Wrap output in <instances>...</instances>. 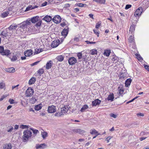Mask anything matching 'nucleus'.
I'll list each match as a JSON object with an SVG mask.
<instances>
[{"instance_id":"35","label":"nucleus","mask_w":149,"mask_h":149,"mask_svg":"<svg viewBox=\"0 0 149 149\" xmlns=\"http://www.w3.org/2000/svg\"><path fill=\"white\" fill-rule=\"evenodd\" d=\"M91 54L92 55L97 54V51L96 49H92L90 51Z\"/></svg>"},{"instance_id":"51","label":"nucleus","mask_w":149,"mask_h":149,"mask_svg":"<svg viewBox=\"0 0 149 149\" xmlns=\"http://www.w3.org/2000/svg\"><path fill=\"white\" fill-rule=\"evenodd\" d=\"M31 130H32L33 133L35 134H36L39 132V131L38 130H33L32 129H31Z\"/></svg>"},{"instance_id":"58","label":"nucleus","mask_w":149,"mask_h":149,"mask_svg":"<svg viewBox=\"0 0 149 149\" xmlns=\"http://www.w3.org/2000/svg\"><path fill=\"white\" fill-rule=\"evenodd\" d=\"M19 86V84H18L16 86H13L12 87V89H13L15 88H16V89H18L17 87Z\"/></svg>"},{"instance_id":"15","label":"nucleus","mask_w":149,"mask_h":149,"mask_svg":"<svg viewBox=\"0 0 149 149\" xmlns=\"http://www.w3.org/2000/svg\"><path fill=\"white\" fill-rule=\"evenodd\" d=\"M52 65V62L51 61H49L47 62L46 65V68L47 69H49L51 68Z\"/></svg>"},{"instance_id":"23","label":"nucleus","mask_w":149,"mask_h":149,"mask_svg":"<svg viewBox=\"0 0 149 149\" xmlns=\"http://www.w3.org/2000/svg\"><path fill=\"white\" fill-rule=\"evenodd\" d=\"M10 54V52L9 50L8 49H6L4 50L3 49V51L2 53L1 54H2V55H5L6 56H8Z\"/></svg>"},{"instance_id":"47","label":"nucleus","mask_w":149,"mask_h":149,"mask_svg":"<svg viewBox=\"0 0 149 149\" xmlns=\"http://www.w3.org/2000/svg\"><path fill=\"white\" fill-rule=\"evenodd\" d=\"M20 127L23 129H27L28 128V126L26 125H22L20 126Z\"/></svg>"},{"instance_id":"48","label":"nucleus","mask_w":149,"mask_h":149,"mask_svg":"<svg viewBox=\"0 0 149 149\" xmlns=\"http://www.w3.org/2000/svg\"><path fill=\"white\" fill-rule=\"evenodd\" d=\"M132 7V5L130 4H127L126 5L125 9V10H127L130 8Z\"/></svg>"},{"instance_id":"54","label":"nucleus","mask_w":149,"mask_h":149,"mask_svg":"<svg viewBox=\"0 0 149 149\" xmlns=\"http://www.w3.org/2000/svg\"><path fill=\"white\" fill-rule=\"evenodd\" d=\"M110 116L111 117H113L114 118H115L116 117V115L113 113H111L110 114Z\"/></svg>"},{"instance_id":"17","label":"nucleus","mask_w":149,"mask_h":149,"mask_svg":"<svg viewBox=\"0 0 149 149\" xmlns=\"http://www.w3.org/2000/svg\"><path fill=\"white\" fill-rule=\"evenodd\" d=\"M122 70L124 71L123 72H122V78H124L127 76V71L124 67L123 68Z\"/></svg>"},{"instance_id":"53","label":"nucleus","mask_w":149,"mask_h":149,"mask_svg":"<svg viewBox=\"0 0 149 149\" xmlns=\"http://www.w3.org/2000/svg\"><path fill=\"white\" fill-rule=\"evenodd\" d=\"M4 49V47H3L0 46V53H1L2 54V53L3 51V50Z\"/></svg>"},{"instance_id":"63","label":"nucleus","mask_w":149,"mask_h":149,"mask_svg":"<svg viewBox=\"0 0 149 149\" xmlns=\"http://www.w3.org/2000/svg\"><path fill=\"white\" fill-rule=\"evenodd\" d=\"M60 25L62 26L63 27L64 26H65L66 25V24L65 23V22H64L61 23Z\"/></svg>"},{"instance_id":"6","label":"nucleus","mask_w":149,"mask_h":149,"mask_svg":"<svg viewBox=\"0 0 149 149\" xmlns=\"http://www.w3.org/2000/svg\"><path fill=\"white\" fill-rule=\"evenodd\" d=\"M52 20L54 23L58 24L61 22V18L59 15H57L55 16Z\"/></svg>"},{"instance_id":"25","label":"nucleus","mask_w":149,"mask_h":149,"mask_svg":"<svg viewBox=\"0 0 149 149\" xmlns=\"http://www.w3.org/2000/svg\"><path fill=\"white\" fill-rule=\"evenodd\" d=\"M90 133L91 134L96 135V136H97L98 135H100V134L98 133V132L95 129L92 130H90Z\"/></svg>"},{"instance_id":"44","label":"nucleus","mask_w":149,"mask_h":149,"mask_svg":"<svg viewBox=\"0 0 149 149\" xmlns=\"http://www.w3.org/2000/svg\"><path fill=\"white\" fill-rule=\"evenodd\" d=\"M5 86V84L3 82L0 83V88L3 89L4 88Z\"/></svg>"},{"instance_id":"55","label":"nucleus","mask_w":149,"mask_h":149,"mask_svg":"<svg viewBox=\"0 0 149 149\" xmlns=\"http://www.w3.org/2000/svg\"><path fill=\"white\" fill-rule=\"evenodd\" d=\"M86 43L87 44H95L96 43L95 42H93L92 41V42H90L89 41H86Z\"/></svg>"},{"instance_id":"29","label":"nucleus","mask_w":149,"mask_h":149,"mask_svg":"<svg viewBox=\"0 0 149 149\" xmlns=\"http://www.w3.org/2000/svg\"><path fill=\"white\" fill-rule=\"evenodd\" d=\"M111 53V50L110 49H106L104 51V55L107 56H109Z\"/></svg>"},{"instance_id":"45","label":"nucleus","mask_w":149,"mask_h":149,"mask_svg":"<svg viewBox=\"0 0 149 149\" xmlns=\"http://www.w3.org/2000/svg\"><path fill=\"white\" fill-rule=\"evenodd\" d=\"M93 31L94 33L97 36V37H99L100 34L99 31L98 30L94 29Z\"/></svg>"},{"instance_id":"7","label":"nucleus","mask_w":149,"mask_h":149,"mask_svg":"<svg viewBox=\"0 0 149 149\" xmlns=\"http://www.w3.org/2000/svg\"><path fill=\"white\" fill-rule=\"evenodd\" d=\"M59 40H54L52 43V47L53 48H55L57 47L59 44Z\"/></svg>"},{"instance_id":"42","label":"nucleus","mask_w":149,"mask_h":149,"mask_svg":"<svg viewBox=\"0 0 149 149\" xmlns=\"http://www.w3.org/2000/svg\"><path fill=\"white\" fill-rule=\"evenodd\" d=\"M33 9L32 6L31 5L29 6L28 7H27L25 10V11H27L31 10Z\"/></svg>"},{"instance_id":"34","label":"nucleus","mask_w":149,"mask_h":149,"mask_svg":"<svg viewBox=\"0 0 149 149\" xmlns=\"http://www.w3.org/2000/svg\"><path fill=\"white\" fill-rule=\"evenodd\" d=\"M42 107L41 106V104H39L35 106V109L36 110L38 111Z\"/></svg>"},{"instance_id":"19","label":"nucleus","mask_w":149,"mask_h":149,"mask_svg":"<svg viewBox=\"0 0 149 149\" xmlns=\"http://www.w3.org/2000/svg\"><path fill=\"white\" fill-rule=\"evenodd\" d=\"M64 59V57L62 55H59L57 56L56 58V59L59 62H61L63 61Z\"/></svg>"},{"instance_id":"49","label":"nucleus","mask_w":149,"mask_h":149,"mask_svg":"<svg viewBox=\"0 0 149 149\" xmlns=\"http://www.w3.org/2000/svg\"><path fill=\"white\" fill-rule=\"evenodd\" d=\"M14 101H15L13 99H10L9 100V102L10 103V104H13L14 103H15Z\"/></svg>"},{"instance_id":"56","label":"nucleus","mask_w":149,"mask_h":149,"mask_svg":"<svg viewBox=\"0 0 149 149\" xmlns=\"http://www.w3.org/2000/svg\"><path fill=\"white\" fill-rule=\"evenodd\" d=\"M144 68L146 69L149 72V66L147 65H144Z\"/></svg>"},{"instance_id":"16","label":"nucleus","mask_w":149,"mask_h":149,"mask_svg":"<svg viewBox=\"0 0 149 149\" xmlns=\"http://www.w3.org/2000/svg\"><path fill=\"white\" fill-rule=\"evenodd\" d=\"M101 102V101L99 99H96L95 100L93 101L92 105L93 106H95L97 105H99Z\"/></svg>"},{"instance_id":"39","label":"nucleus","mask_w":149,"mask_h":149,"mask_svg":"<svg viewBox=\"0 0 149 149\" xmlns=\"http://www.w3.org/2000/svg\"><path fill=\"white\" fill-rule=\"evenodd\" d=\"M17 59V56L16 55H14L12 58H11V60L12 61H16Z\"/></svg>"},{"instance_id":"61","label":"nucleus","mask_w":149,"mask_h":149,"mask_svg":"<svg viewBox=\"0 0 149 149\" xmlns=\"http://www.w3.org/2000/svg\"><path fill=\"white\" fill-rule=\"evenodd\" d=\"M89 16L91 18H92V19H94L93 18V14L91 13L89 15Z\"/></svg>"},{"instance_id":"4","label":"nucleus","mask_w":149,"mask_h":149,"mask_svg":"<svg viewBox=\"0 0 149 149\" xmlns=\"http://www.w3.org/2000/svg\"><path fill=\"white\" fill-rule=\"evenodd\" d=\"M56 110V107L52 105L49 106L48 108L47 111L48 113H53L55 112Z\"/></svg>"},{"instance_id":"52","label":"nucleus","mask_w":149,"mask_h":149,"mask_svg":"<svg viewBox=\"0 0 149 149\" xmlns=\"http://www.w3.org/2000/svg\"><path fill=\"white\" fill-rule=\"evenodd\" d=\"M84 5H86V4H83L82 3H78L77 4V6L80 7H83Z\"/></svg>"},{"instance_id":"60","label":"nucleus","mask_w":149,"mask_h":149,"mask_svg":"<svg viewBox=\"0 0 149 149\" xmlns=\"http://www.w3.org/2000/svg\"><path fill=\"white\" fill-rule=\"evenodd\" d=\"M137 115L138 116H144L143 113H137Z\"/></svg>"},{"instance_id":"38","label":"nucleus","mask_w":149,"mask_h":149,"mask_svg":"<svg viewBox=\"0 0 149 149\" xmlns=\"http://www.w3.org/2000/svg\"><path fill=\"white\" fill-rule=\"evenodd\" d=\"M101 21L98 22L96 24L95 28L97 29H98L101 26Z\"/></svg>"},{"instance_id":"26","label":"nucleus","mask_w":149,"mask_h":149,"mask_svg":"<svg viewBox=\"0 0 149 149\" xmlns=\"http://www.w3.org/2000/svg\"><path fill=\"white\" fill-rule=\"evenodd\" d=\"M93 1L100 4H105L106 0H93Z\"/></svg>"},{"instance_id":"59","label":"nucleus","mask_w":149,"mask_h":149,"mask_svg":"<svg viewBox=\"0 0 149 149\" xmlns=\"http://www.w3.org/2000/svg\"><path fill=\"white\" fill-rule=\"evenodd\" d=\"M111 138L110 136H109L106 139V141H107V143L109 142V140Z\"/></svg>"},{"instance_id":"12","label":"nucleus","mask_w":149,"mask_h":149,"mask_svg":"<svg viewBox=\"0 0 149 149\" xmlns=\"http://www.w3.org/2000/svg\"><path fill=\"white\" fill-rule=\"evenodd\" d=\"M69 110V108L68 106L67 105H65L63 107L61 108V111L63 113H66Z\"/></svg>"},{"instance_id":"33","label":"nucleus","mask_w":149,"mask_h":149,"mask_svg":"<svg viewBox=\"0 0 149 149\" xmlns=\"http://www.w3.org/2000/svg\"><path fill=\"white\" fill-rule=\"evenodd\" d=\"M9 13L8 12H4L1 14L2 17L4 18L8 16Z\"/></svg>"},{"instance_id":"43","label":"nucleus","mask_w":149,"mask_h":149,"mask_svg":"<svg viewBox=\"0 0 149 149\" xmlns=\"http://www.w3.org/2000/svg\"><path fill=\"white\" fill-rule=\"evenodd\" d=\"M77 56L79 59H80L82 58V54L81 52L78 53L77 54Z\"/></svg>"},{"instance_id":"62","label":"nucleus","mask_w":149,"mask_h":149,"mask_svg":"<svg viewBox=\"0 0 149 149\" xmlns=\"http://www.w3.org/2000/svg\"><path fill=\"white\" fill-rule=\"evenodd\" d=\"M13 129V127L12 126L10 127V129L8 130L7 132H11Z\"/></svg>"},{"instance_id":"20","label":"nucleus","mask_w":149,"mask_h":149,"mask_svg":"<svg viewBox=\"0 0 149 149\" xmlns=\"http://www.w3.org/2000/svg\"><path fill=\"white\" fill-rule=\"evenodd\" d=\"M0 35L2 38H4L8 36V32L6 31H3L1 33Z\"/></svg>"},{"instance_id":"14","label":"nucleus","mask_w":149,"mask_h":149,"mask_svg":"<svg viewBox=\"0 0 149 149\" xmlns=\"http://www.w3.org/2000/svg\"><path fill=\"white\" fill-rule=\"evenodd\" d=\"M44 70L43 68L40 69L37 72V73H36V76H37L38 75L41 76L44 72Z\"/></svg>"},{"instance_id":"64","label":"nucleus","mask_w":149,"mask_h":149,"mask_svg":"<svg viewBox=\"0 0 149 149\" xmlns=\"http://www.w3.org/2000/svg\"><path fill=\"white\" fill-rule=\"evenodd\" d=\"M36 25L37 27L40 26L41 25V23L40 22H38L36 24Z\"/></svg>"},{"instance_id":"28","label":"nucleus","mask_w":149,"mask_h":149,"mask_svg":"<svg viewBox=\"0 0 149 149\" xmlns=\"http://www.w3.org/2000/svg\"><path fill=\"white\" fill-rule=\"evenodd\" d=\"M135 29V26L133 24H132L130 26V32H131V33L132 34L134 31Z\"/></svg>"},{"instance_id":"40","label":"nucleus","mask_w":149,"mask_h":149,"mask_svg":"<svg viewBox=\"0 0 149 149\" xmlns=\"http://www.w3.org/2000/svg\"><path fill=\"white\" fill-rule=\"evenodd\" d=\"M63 113L62 112H56L55 114V116L57 117H60L61 116Z\"/></svg>"},{"instance_id":"30","label":"nucleus","mask_w":149,"mask_h":149,"mask_svg":"<svg viewBox=\"0 0 149 149\" xmlns=\"http://www.w3.org/2000/svg\"><path fill=\"white\" fill-rule=\"evenodd\" d=\"M114 95L112 93L111 94L109 95L108 97H107V100H111V101H113L114 99Z\"/></svg>"},{"instance_id":"21","label":"nucleus","mask_w":149,"mask_h":149,"mask_svg":"<svg viewBox=\"0 0 149 149\" xmlns=\"http://www.w3.org/2000/svg\"><path fill=\"white\" fill-rule=\"evenodd\" d=\"M128 41L130 43H132L133 44L134 43V40L133 34H132V35L130 36L128 39Z\"/></svg>"},{"instance_id":"3","label":"nucleus","mask_w":149,"mask_h":149,"mask_svg":"<svg viewBox=\"0 0 149 149\" xmlns=\"http://www.w3.org/2000/svg\"><path fill=\"white\" fill-rule=\"evenodd\" d=\"M143 11L142 7L139 8L134 13V15L136 17H139L141 15Z\"/></svg>"},{"instance_id":"11","label":"nucleus","mask_w":149,"mask_h":149,"mask_svg":"<svg viewBox=\"0 0 149 149\" xmlns=\"http://www.w3.org/2000/svg\"><path fill=\"white\" fill-rule=\"evenodd\" d=\"M33 54V51L31 49L28 50L24 52V54L26 56H29Z\"/></svg>"},{"instance_id":"13","label":"nucleus","mask_w":149,"mask_h":149,"mask_svg":"<svg viewBox=\"0 0 149 149\" xmlns=\"http://www.w3.org/2000/svg\"><path fill=\"white\" fill-rule=\"evenodd\" d=\"M68 32V29H64L61 32V35L65 38L67 36Z\"/></svg>"},{"instance_id":"2","label":"nucleus","mask_w":149,"mask_h":149,"mask_svg":"<svg viewBox=\"0 0 149 149\" xmlns=\"http://www.w3.org/2000/svg\"><path fill=\"white\" fill-rule=\"evenodd\" d=\"M34 93L33 89L31 87H29L26 91V96L27 97H31L33 94Z\"/></svg>"},{"instance_id":"10","label":"nucleus","mask_w":149,"mask_h":149,"mask_svg":"<svg viewBox=\"0 0 149 149\" xmlns=\"http://www.w3.org/2000/svg\"><path fill=\"white\" fill-rule=\"evenodd\" d=\"M42 19L47 22H49L51 21L52 19V18L51 16L47 15L45 16Z\"/></svg>"},{"instance_id":"27","label":"nucleus","mask_w":149,"mask_h":149,"mask_svg":"<svg viewBox=\"0 0 149 149\" xmlns=\"http://www.w3.org/2000/svg\"><path fill=\"white\" fill-rule=\"evenodd\" d=\"M36 81V78L34 77H32L29 80V85H32L34 84Z\"/></svg>"},{"instance_id":"9","label":"nucleus","mask_w":149,"mask_h":149,"mask_svg":"<svg viewBox=\"0 0 149 149\" xmlns=\"http://www.w3.org/2000/svg\"><path fill=\"white\" fill-rule=\"evenodd\" d=\"M46 145L45 143H42L40 144H37L36 146V148L37 149H43L46 147Z\"/></svg>"},{"instance_id":"5","label":"nucleus","mask_w":149,"mask_h":149,"mask_svg":"<svg viewBox=\"0 0 149 149\" xmlns=\"http://www.w3.org/2000/svg\"><path fill=\"white\" fill-rule=\"evenodd\" d=\"M68 63L70 65H73L75 64L77 62L76 58L74 57H70L68 60Z\"/></svg>"},{"instance_id":"36","label":"nucleus","mask_w":149,"mask_h":149,"mask_svg":"<svg viewBox=\"0 0 149 149\" xmlns=\"http://www.w3.org/2000/svg\"><path fill=\"white\" fill-rule=\"evenodd\" d=\"M41 135L43 139H45L47 136V133L43 131L41 132Z\"/></svg>"},{"instance_id":"50","label":"nucleus","mask_w":149,"mask_h":149,"mask_svg":"<svg viewBox=\"0 0 149 149\" xmlns=\"http://www.w3.org/2000/svg\"><path fill=\"white\" fill-rule=\"evenodd\" d=\"M80 37H75L74 38V41H76V42H78L79 41V38Z\"/></svg>"},{"instance_id":"8","label":"nucleus","mask_w":149,"mask_h":149,"mask_svg":"<svg viewBox=\"0 0 149 149\" xmlns=\"http://www.w3.org/2000/svg\"><path fill=\"white\" fill-rule=\"evenodd\" d=\"M72 131L75 133H79L80 134H82L85 133L84 130H82L81 129H74L72 130Z\"/></svg>"},{"instance_id":"57","label":"nucleus","mask_w":149,"mask_h":149,"mask_svg":"<svg viewBox=\"0 0 149 149\" xmlns=\"http://www.w3.org/2000/svg\"><path fill=\"white\" fill-rule=\"evenodd\" d=\"M74 12L75 13L79 12V8H75L74 9Z\"/></svg>"},{"instance_id":"18","label":"nucleus","mask_w":149,"mask_h":149,"mask_svg":"<svg viewBox=\"0 0 149 149\" xmlns=\"http://www.w3.org/2000/svg\"><path fill=\"white\" fill-rule=\"evenodd\" d=\"M5 70L9 73H14L15 71V69L13 67L6 68Z\"/></svg>"},{"instance_id":"32","label":"nucleus","mask_w":149,"mask_h":149,"mask_svg":"<svg viewBox=\"0 0 149 149\" xmlns=\"http://www.w3.org/2000/svg\"><path fill=\"white\" fill-rule=\"evenodd\" d=\"M17 27L16 25L12 24L10 25L8 27V29L10 30L15 29Z\"/></svg>"},{"instance_id":"31","label":"nucleus","mask_w":149,"mask_h":149,"mask_svg":"<svg viewBox=\"0 0 149 149\" xmlns=\"http://www.w3.org/2000/svg\"><path fill=\"white\" fill-rule=\"evenodd\" d=\"M88 108V106L86 104L84 105L81 109L80 111L81 112H83L85 111V110L87 109Z\"/></svg>"},{"instance_id":"46","label":"nucleus","mask_w":149,"mask_h":149,"mask_svg":"<svg viewBox=\"0 0 149 149\" xmlns=\"http://www.w3.org/2000/svg\"><path fill=\"white\" fill-rule=\"evenodd\" d=\"M136 57L138 59V60H140L142 59V58L141 56L139 54H135Z\"/></svg>"},{"instance_id":"41","label":"nucleus","mask_w":149,"mask_h":149,"mask_svg":"<svg viewBox=\"0 0 149 149\" xmlns=\"http://www.w3.org/2000/svg\"><path fill=\"white\" fill-rule=\"evenodd\" d=\"M38 21V19L36 17H33L31 19V22L33 23H35Z\"/></svg>"},{"instance_id":"22","label":"nucleus","mask_w":149,"mask_h":149,"mask_svg":"<svg viewBox=\"0 0 149 149\" xmlns=\"http://www.w3.org/2000/svg\"><path fill=\"white\" fill-rule=\"evenodd\" d=\"M132 81V79L129 78L127 79L125 81V86L126 87H128L130 86Z\"/></svg>"},{"instance_id":"24","label":"nucleus","mask_w":149,"mask_h":149,"mask_svg":"<svg viewBox=\"0 0 149 149\" xmlns=\"http://www.w3.org/2000/svg\"><path fill=\"white\" fill-rule=\"evenodd\" d=\"M12 147L11 143L7 144L4 145L3 148V149H11Z\"/></svg>"},{"instance_id":"1","label":"nucleus","mask_w":149,"mask_h":149,"mask_svg":"<svg viewBox=\"0 0 149 149\" xmlns=\"http://www.w3.org/2000/svg\"><path fill=\"white\" fill-rule=\"evenodd\" d=\"M24 135L23 136V140L25 142L30 138L32 135V132L30 130H27L23 132Z\"/></svg>"},{"instance_id":"37","label":"nucleus","mask_w":149,"mask_h":149,"mask_svg":"<svg viewBox=\"0 0 149 149\" xmlns=\"http://www.w3.org/2000/svg\"><path fill=\"white\" fill-rule=\"evenodd\" d=\"M43 51V49H35V52L36 54H37L42 52Z\"/></svg>"}]
</instances>
